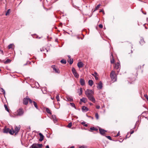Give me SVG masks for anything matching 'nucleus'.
Returning a JSON list of instances; mask_svg holds the SVG:
<instances>
[{"instance_id":"1","label":"nucleus","mask_w":148,"mask_h":148,"mask_svg":"<svg viewBox=\"0 0 148 148\" xmlns=\"http://www.w3.org/2000/svg\"><path fill=\"white\" fill-rule=\"evenodd\" d=\"M85 93L89 99L93 103L95 102V99L93 96L94 92L92 90L88 89L85 91Z\"/></svg>"},{"instance_id":"2","label":"nucleus","mask_w":148,"mask_h":148,"mask_svg":"<svg viewBox=\"0 0 148 148\" xmlns=\"http://www.w3.org/2000/svg\"><path fill=\"white\" fill-rule=\"evenodd\" d=\"M110 77L112 81L113 82H115L117 80V77L115 72L114 71H112L110 74Z\"/></svg>"},{"instance_id":"3","label":"nucleus","mask_w":148,"mask_h":148,"mask_svg":"<svg viewBox=\"0 0 148 148\" xmlns=\"http://www.w3.org/2000/svg\"><path fill=\"white\" fill-rule=\"evenodd\" d=\"M42 145L40 144H33L30 148H40L42 147Z\"/></svg>"},{"instance_id":"4","label":"nucleus","mask_w":148,"mask_h":148,"mask_svg":"<svg viewBox=\"0 0 148 148\" xmlns=\"http://www.w3.org/2000/svg\"><path fill=\"white\" fill-rule=\"evenodd\" d=\"M17 114L18 116H22L24 113L23 109L22 108H20L17 111Z\"/></svg>"},{"instance_id":"5","label":"nucleus","mask_w":148,"mask_h":148,"mask_svg":"<svg viewBox=\"0 0 148 148\" xmlns=\"http://www.w3.org/2000/svg\"><path fill=\"white\" fill-rule=\"evenodd\" d=\"M72 71L75 77L76 78H78L79 77V75L77 73L75 69L74 68H72Z\"/></svg>"},{"instance_id":"6","label":"nucleus","mask_w":148,"mask_h":148,"mask_svg":"<svg viewBox=\"0 0 148 148\" xmlns=\"http://www.w3.org/2000/svg\"><path fill=\"white\" fill-rule=\"evenodd\" d=\"M29 98L27 96L25 98L23 99V103L25 105H27L29 101Z\"/></svg>"},{"instance_id":"7","label":"nucleus","mask_w":148,"mask_h":148,"mask_svg":"<svg viewBox=\"0 0 148 148\" xmlns=\"http://www.w3.org/2000/svg\"><path fill=\"white\" fill-rule=\"evenodd\" d=\"M51 67L53 69V70L55 71V73L59 74L60 73V71L58 69H57L56 68L55 65L51 66Z\"/></svg>"},{"instance_id":"8","label":"nucleus","mask_w":148,"mask_h":148,"mask_svg":"<svg viewBox=\"0 0 148 148\" xmlns=\"http://www.w3.org/2000/svg\"><path fill=\"white\" fill-rule=\"evenodd\" d=\"M120 63L118 62L115 64V65L114 66V67L116 69L119 70L120 68Z\"/></svg>"},{"instance_id":"9","label":"nucleus","mask_w":148,"mask_h":148,"mask_svg":"<svg viewBox=\"0 0 148 148\" xmlns=\"http://www.w3.org/2000/svg\"><path fill=\"white\" fill-rule=\"evenodd\" d=\"M99 130L100 134L102 135H104L107 132V131L100 128L99 129Z\"/></svg>"},{"instance_id":"10","label":"nucleus","mask_w":148,"mask_h":148,"mask_svg":"<svg viewBox=\"0 0 148 148\" xmlns=\"http://www.w3.org/2000/svg\"><path fill=\"white\" fill-rule=\"evenodd\" d=\"M102 83L100 81L97 86V88L98 89H101L102 88Z\"/></svg>"},{"instance_id":"11","label":"nucleus","mask_w":148,"mask_h":148,"mask_svg":"<svg viewBox=\"0 0 148 148\" xmlns=\"http://www.w3.org/2000/svg\"><path fill=\"white\" fill-rule=\"evenodd\" d=\"M20 129V126L19 125L18 126H15V127L14 129V132L16 134L18 132L19 130Z\"/></svg>"},{"instance_id":"12","label":"nucleus","mask_w":148,"mask_h":148,"mask_svg":"<svg viewBox=\"0 0 148 148\" xmlns=\"http://www.w3.org/2000/svg\"><path fill=\"white\" fill-rule=\"evenodd\" d=\"M110 57V62L111 63L113 64L114 62V59L113 57V56L112 53H111Z\"/></svg>"},{"instance_id":"13","label":"nucleus","mask_w":148,"mask_h":148,"mask_svg":"<svg viewBox=\"0 0 148 148\" xmlns=\"http://www.w3.org/2000/svg\"><path fill=\"white\" fill-rule=\"evenodd\" d=\"M80 83L82 86H84L85 85V81L84 80L82 79L81 78L80 79Z\"/></svg>"},{"instance_id":"14","label":"nucleus","mask_w":148,"mask_h":148,"mask_svg":"<svg viewBox=\"0 0 148 148\" xmlns=\"http://www.w3.org/2000/svg\"><path fill=\"white\" fill-rule=\"evenodd\" d=\"M82 110L83 112H86L89 110L88 108L86 107L83 106L82 107Z\"/></svg>"},{"instance_id":"15","label":"nucleus","mask_w":148,"mask_h":148,"mask_svg":"<svg viewBox=\"0 0 148 148\" xmlns=\"http://www.w3.org/2000/svg\"><path fill=\"white\" fill-rule=\"evenodd\" d=\"M68 57H69V59L68 60V62H69L70 64H71L73 62V59H71V57L70 56H68Z\"/></svg>"},{"instance_id":"16","label":"nucleus","mask_w":148,"mask_h":148,"mask_svg":"<svg viewBox=\"0 0 148 148\" xmlns=\"http://www.w3.org/2000/svg\"><path fill=\"white\" fill-rule=\"evenodd\" d=\"M39 135L40 136V138L39 139V140L40 141H42L44 139V136L43 134L40 133H39Z\"/></svg>"},{"instance_id":"17","label":"nucleus","mask_w":148,"mask_h":148,"mask_svg":"<svg viewBox=\"0 0 148 148\" xmlns=\"http://www.w3.org/2000/svg\"><path fill=\"white\" fill-rule=\"evenodd\" d=\"M84 66L83 64L81 62H79L77 63V66L79 68H82Z\"/></svg>"},{"instance_id":"18","label":"nucleus","mask_w":148,"mask_h":148,"mask_svg":"<svg viewBox=\"0 0 148 148\" xmlns=\"http://www.w3.org/2000/svg\"><path fill=\"white\" fill-rule=\"evenodd\" d=\"M80 100L81 102L85 103L87 99L86 98L83 97L82 99H81Z\"/></svg>"},{"instance_id":"19","label":"nucleus","mask_w":148,"mask_h":148,"mask_svg":"<svg viewBox=\"0 0 148 148\" xmlns=\"http://www.w3.org/2000/svg\"><path fill=\"white\" fill-rule=\"evenodd\" d=\"M139 42L140 44L142 45H143L145 43V42L143 38H141L140 41Z\"/></svg>"},{"instance_id":"20","label":"nucleus","mask_w":148,"mask_h":148,"mask_svg":"<svg viewBox=\"0 0 148 148\" xmlns=\"http://www.w3.org/2000/svg\"><path fill=\"white\" fill-rule=\"evenodd\" d=\"M46 111L47 112L50 114H51V110L48 108H46Z\"/></svg>"},{"instance_id":"21","label":"nucleus","mask_w":148,"mask_h":148,"mask_svg":"<svg viewBox=\"0 0 148 148\" xmlns=\"http://www.w3.org/2000/svg\"><path fill=\"white\" fill-rule=\"evenodd\" d=\"M93 84V82L92 80H89L88 81V84L90 86H92Z\"/></svg>"},{"instance_id":"22","label":"nucleus","mask_w":148,"mask_h":148,"mask_svg":"<svg viewBox=\"0 0 148 148\" xmlns=\"http://www.w3.org/2000/svg\"><path fill=\"white\" fill-rule=\"evenodd\" d=\"M14 46V45L13 44H10L8 46V49H12L13 48V46Z\"/></svg>"},{"instance_id":"23","label":"nucleus","mask_w":148,"mask_h":148,"mask_svg":"<svg viewBox=\"0 0 148 148\" xmlns=\"http://www.w3.org/2000/svg\"><path fill=\"white\" fill-rule=\"evenodd\" d=\"M9 132L11 134H13L14 133H15L14 131L12 128L11 130L10 129Z\"/></svg>"},{"instance_id":"24","label":"nucleus","mask_w":148,"mask_h":148,"mask_svg":"<svg viewBox=\"0 0 148 148\" xmlns=\"http://www.w3.org/2000/svg\"><path fill=\"white\" fill-rule=\"evenodd\" d=\"M10 129L9 128H5L4 129V132L5 133H8L9 132Z\"/></svg>"},{"instance_id":"25","label":"nucleus","mask_w":148,"mask_h":148,"mask_svg":"<svg viewBox=\"0 0 148 148\" xmlns=\"http://www.w3.org/2000/svg\"><path fill=\"white\" fill-rule=\"evenodd\" d=\"M66 99L67 100L69 101H73V99L71 97H66Z\"/></svg>"},{"instance_id":"26","label":"nucleus","mask_w":148,"mask_h":148,"mask_svg":"<svg viewBox=\"0 0 148 148\" xmlns=\"http://www.w3.org/2000/svg\"><path fill=\"white\" fill-rule=\"evenodd\" d=\"M33 104L34 105L35 107L37 109H38V106L37 105V103L35 101H33Z\"/></svg>"},{"instance_id":"27","label":"nucleus","mask_w":148,"mask_h":148,"mask_svg":"<svg viewBox=\"0 0 148 148\" xmlns=\"http://www.w3.org/2000/svg\"><path fill=\"white\" fill-rule=\"evenodd\" d=\"M11 60L9 59H7L6 61L4 62L5 64H7L10 62Z\"/></svg>"},{"instance_id":"28","label":"nucleus","mask_w":148,"mask_h":148,"mask_svg":"<svg viewBox=\"0 0 148 148\" xmlns=\"http://www.w3.org/2000/svg\"><path fill=\"white\" fill-rule=\"evenodd\" d=\"M82 92V88H81L79 89V96L81 95Z\"/></svg>"},{"instance_id":"29","label":"nucleus","mask_w":148,"mask_h":148,"mask_svg":"<svg viewBox=\"0 0 148 148\" xmlns=\"http://www.w3.org/2000/svg\"><path fill=\"white\" fill-rule=\"evenodd\" d=\"M4 106L5 108V110L8 112H9V110L6 104H4Z\"/></svg>"},{"instance_id":"30","label":"nucleus","mask_w":148,"mask_h":148,"mask_svg":"<svg viewBox=\"0 0 148 148\" xmlns=\"http://www.w3.org/2000/svg\"><path fill=\"white\" fill-rule=\"evenodd\" d=\"M0 91L2 92V93L4 94L5 93L4 90L2 88H0Z\"/></svg>"},{"instance_id":"31","label":"nucleus","mask_w":148,"mask_h":148,"mask_svg":"<svg viewBox=\"0 0 148 148\" xmlns=\"http://www.w3.org/2000/svg\"><path fill=\"white\" fill-rule=\"evenodd\" d=\"M60 62L61 63L65 64L66 63V60L63 59L61 60Z\"/></svg>"},{"instance_id":"32","label":"nucleus","mask_w":148,"mask_h":148,"mask_svg":"<svg viewBox=\"0 0 148 148\" xmlns=\"http://www.w3.org/2000/svg\"><path fill=\"white\" fill-rule=\"evenodd\" d=\"M10 11V9H9L7 11L5 14L6 16H7L9 15Z\"/></svg>"},{"instance_id":"33","label":"nucleus","mask_w":148,"mask_h":148,"mask_svg":"<svg viewBox=\"0 0 148 148\" xmlns=\"http://www.w3.org/2000/svg\"><path fill=\"white\" fill-rule=\"evenodd\" d=\"M90 129L91 130H95V131H97L98 130V129H97V128H96L94 127H90Z\"/></svg>"},{"instance_id":"34","label":"nucleus","mask_w":148,"mask_h":148,"mask_svg":"<svg viewBox=\"0 0 148 148\" xmlns=\"http://www.w3.org/2000/svg\"><path fill=\"white\" fill-rule=\"evenodd\" d=\"M81 124L83 125L84 126L87 127L88 126V125L87 124H86V122L84 121L82 122L81 123Z\"/></svg>"},{"instance_id":"35","label":"nucleus","mask_w":148,"mask_h":148,"mask_svg":"<svg viewBox=\"0 0 148 148\" xmlns=\"http://www.w3.org/2000/svg\"><path fill=\"white\" fill-rule=\"evenodd\" d=\"M100 6H101V5L100 4L98 5L96 7L94 11H96V10H97L99 9V7Z\"/></svg>"},{"instance_id":"36","label":"nucleus","mask_w":148,"mask_h":148,"mask_svg":"<svg viewBox=\"0 0 148 148\" xmlns=\"http://www.w3.org/2000/svg\"><path fill=\"white\" fill-rule=\"evenodd\" d=\"M92 76L95 77V79L96 80H97L99 78L97 77L98 76L95 75L94 74H92Z\"/></svg>"},{"instance_id":"37","label":"nucleus","mask_w":148,"mask_h":148,"mask_svg":"<svg viewBox=\"0 0 148 148\" xmlns=\"http://www.w3.org/2000/svg\"><path fill=\"white\" fill-rule=\"evenodd\" d=\"M72 125V123L71 122H70L69 123L67 126V127L69 128H70L71 127Z\"/></svg>"},{"instance_id":"38","label":"nucleus","mask_w":148,"mask_h":148,"mask_svg":"<svg viewBox=\"0 0 148 148\" xmlns=\"http://www.w3.org/2000/svg\"><path fill=\"white\" fill-rule=\"evenodd\" d=\"M95 116L97 119H98L99 118V116L98 114L97 113H96L95 114Z\"/></svg>"},{"instance_id":"39","label":"nucleus","mask_w":148,"mask_h":148,"mask_svg":"<svg viewBox=\"0 0 148 148\" xmlns=\"http://www.w3.org/2000/svg\"><path fill=\"white\" fill-rule=\"evenodd\" d=\"M71 106L75 108V105L73 103H70Z\"/></svg>"},{"instance_id":"40","label":"nucleus","mask_w":148,"mask_h":148,"mask_svg":"<svg viewBox=\"0 0 148 148\" xmlns=\"http://www.w3.org/2000/svg\"><path fill=\"white\" fill-rule=\"evenodd\" d=\"M106 137L110 140H112V138L110 136H106Z\"/></svg>"},{"instance_id":"41","label":"nucleus","mask_w":148,"mask_h":148,"mask_svg":"<svg viewBox=\"0 0 148 148\" xmlns=\"http://www.w3.org/2000/svg\"><path fill=\"white\" fill-rule=\"evenodd\" d=\"M79 148H87V147L84 145H82V146H79Z\"/></svg>"},{"instance_id":"42","label":"nucleus","mask_w":148,"mask_h":148,"mask_svg":"<svg viewBox=\"0 0 148 148\" xmlns=\"http://www.w3.org/2000/svg\"><path fill=\"white\" fill-rule=\"evenodd\" d=\"M56 99H57V100L58 101H60V100H59V95H57L56 97Z\"/></svg>"},{"instance_id":"43","label":"nucleus","mask_w":148,"mask_h":148,"mask_svg":"<svg viewBox=\"0 0 148 148\" xmlns=\"http://www.w3.org/2000/svg\"><path fill=\"white\" fill-rule=\"evenodd\" d=\"M129 134H130L129 133V132L127 133V135L126 136V138H129V137H130V135L129 136H128L129 135Z\"/></svg>"},{"instance_id":"44","label":"nucleus","mask_w":148,"mask_h":148,"mask_svg":"<svg viewBox=\"0 0 148 148\" xmlns=\"http://www.w3.org/2000/svg\"><path fill=\"white\" fill-rule=\"evenodd\" d=\"M29 101L30 103H32V102L33 103V101H32V100L29 98Z\"/></svg>"},{"instance_id":"45","label":"nucleus","mask_w":148,"mask_h":148,"mask_svg":"<svg viewBox=\"0 0 148 148\" xmlns=\"http://www.w3.org/2000/svg\"><path fill=\"white\" fill-rule=\"evenodd\" d=\"M99 28H103V25L102 24H99Z\"/></svg>"},{"instance_id":"46","label":"nucleus","mask_w":148,"mask_h":148,"mask_svg":"<svg viewBox=\"0 0 148 148\" xmlns=\"http://www.w3.org/2000/svg\"><path fill=\"white\" fill-rule=\"evenodd\" d=\"M96 107L97 109H99L100 108V106H99L97 105L96 106Z\"/></svg>"},{"instance_id":"47","label":"nucleus","mask_w":148,"mask_h":148,"mask_svg":"<svg viewBox=\"0 0 148 148\" xmlns=\"http://www.w3.org/2000/svg\"><path fill=\"white\" fill-rule=\"evenodd\" d=\"M144 97H145L147 99V100H148V96H147V94H145V95H144Z\"/></svg>"},{"instance_id":"48","label":"nucleus","mask_w":148,"mask_h":148,"mask_svg":"<svg viewBox=\"0 0 148 148\" xmlns=\"http://www.w3.org/2000/svg\"><path fill=\"white\" fill-rule=\"evenodd\" d=\"M94 74L95 75L98 76V74L96 72H95Z\"/></svg>"},{"instance_id":"49","label":"nucleus","mask_w":148,"mask_h":148,"mask_svg":"<svg viewBox=\"0 0 148 148\" xmlns=\"http://www.w3.org/2000/svg\"><path fill=\"white\" fill-rule=\"evenodd\" d=\"M134 130H132V131H131V132H130V134H132L133 133H134Z\"/></svg>"},{"instance_id":"50","label":"nucleus","mask_w":148,"mask_h":148,"mask_svg":"<svg viewBox=\"0 0 148 148\" xmlns=\"http://www.w3.org/2000/svg\"><path fill=\"white\" fill-rule=\"evenodd\" d=\"M102 12L103 13H104V11H103V10H100V12Z\"/></svg>"},{"instance_id":"51","label":"nucleus","mask_w":148,"mask_h":148,"mask_svg":"<svg viewBox=\"0 0 148 148\" xmlns=\"http://www.w3.org/2000/svg\"><path fill=\"white\" fill-rule=\"evenodd\" d=\"M120 135V133L119 132L118 133V134H117V135H116V136H119Z\"/></svg>"},{"instance_id":"52","label":"nucleus","mask_w":148,"mask_h":148,"mask_svg":"<svg viewBox=\"0 0 148 148\" xmlns=\"http://www.w3.org/2000/svg\"><path fill=\"white\" fill-rule=\"evenodd\" d=\"M0 51L1 52V53L2 54H3V51L2 50H0Z\"/></svg>"},{"instance_id":"53","label":"nucleus","mask_w":148,"mask_h":148,"mask_svg":"<svg viewBox=\"0 0 148 148\" xmlns=\"http://www.w3.org/2000/svg\"><path fill=\"white\" fill-rule=\"evenodd\" d=\"M46 148H49V146L48 145H47L46 146Z\"/></svg>"},{"instance_id":"54","label":"nucleus","mask_w":148,"mask_h":148,"mask_svg":"<svg viewBox=\"0 0 148 148\" xmlns=\"http://www.w3.org/2000/svg\"><path fill=\"white\" fill-rule=\"evenodd\" d=\"M89 104L90 106H92L93 105V104L91 103H90Z\"/></svg>"},{"instance_id":"55","label":"nucleus","mask_w":148,"mask_h":148,"mask_svg":"<svg viewBox=\"0 0 148 148\" xmlns=\"http://www.w3.org/2000/svg\"><path fill=\"white\" fill-rule=\"evenodd\" d=\"M119 72V71L118 70L117 71V72Z\"/></svg>"},{"instance_id":"56","label":"nucleus","mask_w":148,"mask_h":148,"mask_svg":"<svg viewBox=\"0 0 148 148\" xmlns=\"http://www.w3.org/2000/svg\"><path fill=\"white\" fill-rule=\"evenodd\" d=\"M55 121H57V120L56 119V120H55Z\"/></svg>"},{"instance_id":"57","label":"nucleus","mask_w":148,"mask_h":148,"mask_svg":"<svg viewBox=\"0 0 148 148\" xmlns=\"http://www.w3.org/2000/svg\"><path fill=\"white\" fill-rule=\"evenodd\" d=\"M27 64V63H26V64H25V65H26Z\"/></svg>"},{"instance_id":"58","label":"nucleus","mask_w":148,"mask_h":148,"mask_svg":"<svg viewBox=\"0 0 148 148\" xmlns=\"http://www.w3.org/2000/svg\"><path fill=\"white\" fill-rule=\"evenodd\" d=\"M1 71V69H0V72Z\"/></svg>"},{"instance_id":"59","label":"nucleus","mask_w":148,"mask_h":148,"mask_svg":"<svg viewBox=\"0 0 148 148\" xmlns=\"http://www.w3.org/2000/svg\"><path fill=\"white\" fill-rule=\"evenodd\" d=\"M144 14H146V13H144Z\"/></svg>"},{"instance_id":"60","label":"nucleus","mask_w":148,"mask_h":148,"mask_svg":"<svg viewBox=\"0 0 148 148\" xmlns=\"http://www.w3.org/2000/svg\"><path fill=\"white\" fill-rule=\"evenodd\" d=\"M147 110H148V108Z\"/></svg>"},{"instance_id":"61","label":"nucleus","mask_w":148,"mask_h":148,"mask_svg":"<svg viewBox=\"0 0 148 148\" xmlns=\"http://www.w3.org/2000/svg\"><path fill=\"white\" fill-rule=\"evenodd\" d=\"M1 0H0V1H1Z\"/></svg>"}]
</instances>
